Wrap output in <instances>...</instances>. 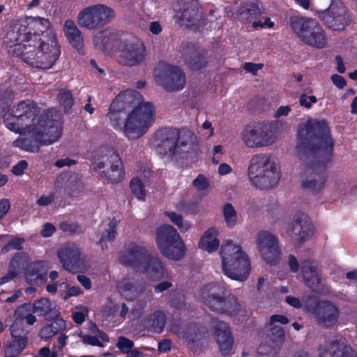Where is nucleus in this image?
Segmentation results:
<instances>
[{
  "instance_id": "1",
  "label": "nucleus",
  "mask_w": 357,
  "mask_h": 357,
  "mask_svg": "<svg viewBox=\"0 0 357 357\" xmlns=\"http://www.w3.org/2000/svg\"><path fill=\"white\" fill-rule=\"evenodd\" d=\"M297 150L306 162L301 186L311 194L320 192L327 181L326 169L332 160L334 142L326 121L308 119L298 130Z\"/></svg>"
},
{
  "instance_id": "2",
  "label": "nucleus",
  "mask_w": 357,
  "mask_h": 357,
  "mask_svg": "<svg viewBox=\"0 0 357 357\" xmlns=\"http://www.w3.org/2000/svg\"><path fill=\"white\" fill-rule=\"evenodd\" d=\"M36 103L30 100L19 102L5 115L8 129L20 134L31 132L34 139L42 145H50L61 135L60 114L53 109L39 115Z\"/></svg>"
},
{
  "instance_id": "3",
  "label": "nucleus",
  "mask_w": 357,
  "mask_h": 357,
  "mask_svg": "<svg viewBox=\"0 0 357 357\" xmlns=\"http://www.w3.org/2000/svg\"><path fill=\"white\" fill-rule=\"evenodd\" d=\"M60 46L54 31L41 36L33 35L24 45H17L13 55L33 68L50 69L58 60Z\"/></svg>"
},
{
  "instance_id": "4",
  "label": "nucleus",
  "mask_w": 357,
  "mask_h": 357,
  "mask_svg": "<svg viewBox=\"0 0 357 357\" xmlns=\"http://www.w3.org/2000/svg\"><path fill=\"white\" fill-rule=\"evenodd\" d=\"M202 303L211 311L229 317L237 315L241 310L238 298L225 287L211 283L201 289Z\"/></svg>"
},
{
  "instance_id": "5",
  "label": "nucleus",
  "mask_w": 357,
  "mask_h": 357,
  "mask_svg": "<svg viewBox=\"0 0 357 357\" xmlns=\"http://www.w3.org/2000/svg\"><path fill=\"white\" fill-rule=\"evenodd\" d=\"M248 172L251 183L260 189L273 187L280 178V166L271 154L254 155L250 160Z\"/></svg>"
},
{
  "instance_id": "6",
  "label": "nucleus",
  "mask_w": 357,
  "mask_h": 357,
  "mask_svg": "<svg viewBox=\"0 0 357 357\" xmlns=\"http://www.w3.org/2000/svg\"><path fill=\"white\" fill-rule=\"evenodd\" d=\"M93 168L100 176L112 183H119L124 178L123 165L120 155L109 146H102L95 151Z\"/></svg>"
},
{
  "instance_id": "7",
  "label": "nucleus",
  "mask_w": 357,
  "mask_h": 357,
  "mask_svg": "<svg viewBox=\"0 0 357 357\" xmlns=\"http://www.w3.org/2000/svg\"><path fill=\"white\" fill-rule=\"evenodd\" d=\"M243 144L248 148L261 149L275 144L278 139L276 123L260 121L248 125L241 134Z\"/></svg>"
},
{
  "instance_id": "8",
  "label": "nucleus",
  "mask_w": 357,
  "mask_h": 357,
  "mask_svg": "<svg viewBox=\"0 0 357 357\" xmlns=\"http://www.w3.org/2000/svg\"><path fill=\"white\" fill-rule=\"evenodd\" d=\"M289 24L293 32L306 45L319 49L326 46V36L317 20L294 15L289 18Z\"/></svg>"
},
{
  "instance_id": "9",
  "label": "nucleus",
  "mask_w": 357,
  "mask_h": 357,
  "mask_svg": "<svg viewBox=\"0 0 357 357\" xmlns=\"http://www.w3.org/2000/svg\"><path fill=\"white\" fill-rule=\"evenodd\" d=\"M155 114L153 105L146 102L139 105L129 113L121 127L129 139H138L146 132L151 126Z\"/></svg>"
},
{
  "instance_id": "10",
  "label": "nucleus",
  "mask_w": 357,
  "mask_h": 357,
  "mask_svg": "<svg viewBox=\"0 0 357 357\" xmlns=\"http://www.w3.org/2000/svg\"><path fill=\"white\" fill-rule=\"evenodd\" d=\"M114 11L103 4L88 6L81 10L77 15V23L83 28L89 30L98 29L114 17Z\"/></svg>"
},
{
  "instance_id": "11",
  "label": "nucleus",
  "mask_w": 357,
  "mask_h": 357,
  "mask_svg": "<svg viewBox=\"0 0 357 357\" xmlns=\"http://www.w3.org/2000/svg\"><path fill=\"white\" fill-rule=\"evenodd\" d=\"M317 15L325 26L334 31H343L351 21L346 7L340 2L333 3Z\"/></svg>"
},
{
  "instance_id": "12",
  "label": "nucleus",
  "mask_w": 357,
  "mask_h": 357,
  "mask_svg": "<svg viewBox=\"0 0 357 357\" xmlns=\"http://www.w3.org/2000/svg\"><path fill=\"white\" fill-rule=\"evenodd\" d=\"M119 53V63L123 66H135L144 61L146 50L142 42L132 38L121 42Z\"/></svg>"
},
{
  "instance_id": "13",
  "label": "nucleus",
  "mask_w": 357,
  "mask_h": 357,
  "mask_svg": "<svg viewBox=\"0 0 357 357\" xmlns=\"http://www.w3.org/2000/svg\"><path fill=\"white\" fill-rule=\"evenodd\" d=\"M256 243L258 251L267 264L275 265L281 258V250L278 238L267 231H260L257 235Z\"/></svg>"
},
{
  "instance_id": "14",
  "label": "nucleus",
  "mask_w": 357,
  "mask_h": 357,
  "mask_svg": "<svg viewBox=\"0 0 357 357\" xmlns=\"http://www.w3.org/2000/svg\"><path fill=\"white\" fill-rule=\"evenodd\" d=\"M155 82L169 92L181 90L185 84V76L178 67L165 65L155 74Z\"/></svg>"
},
{
  "instance_id": "15",
  "label": "nucleus",
  "mask_w": 357,
  "mask_h": 357,
  "mask_svg": "<svg viewBox=\"0 0 357 357\" xmlns=\"http://www.w3.org/2000/svg\"><path fill=\"white\" fill-rule=\"evenodd\" d=\"M203 11L197 0H188L176 12V18L181 26L197 29L204 24Z\"/></svg>"
},
{
  "instance_id": "16",
  "label": "nucleus",
  "mask_w": 357,
  "mask_h": 357,
  "mask_svg": "<svg viewBox=\"0 0 357 357\" xmlns=\"http://www.w3.org/2000/svg\"><path fill=\"white\" fill-rule=\"evenodd\" d=\"M316 322L323 328H329L335 326L340 317L338 307L330 301H319L312 310Z\"/></svg>"
},
{
  "instance_id": "17",
  "label": "nucleus",
  "mask_w": 357,
  "mask_h": 357,
  "mask_svg": "<svg viewBox=\"0 0 357 357\" xmlns=\"http://www.w3.org/2000/svg\"><path fill=\"white\" fill-rule=\"evenodd\" d=\"M57 256L65 270L71 273L86 269L85 261L80 257V250L75 244H67L57 251Z\"/></svg>"
},
{
  "instance_id": "18",
  "label": "nucleus",
  "mask_w": 357,
  "mask_h": 357,
  "mask_svg": "<svg viewBox=\"0 0 357 357\" xmlns=\"http://www.w3.org/2000/svg\"><path fill=\"white\" fill-rule=\"evenodd\" d=\"M301 271L304 282L308 287L317 292L324 291V280L317 261L311 259L303 260L301 263Z\"/></svg>"
},
{
  "instance_id": "19",
  "label": "nucleus",
  "mask_w": 357,
  "mask_h": 357,
  "mask_svg": "<svg viewBox=\"0 0 357 357\" xmlns=\"http://www.w3.org/2000/svg\"><path fill=\"white\" fill-rule=\"evenodd\" d=\"M176 132L178 158H187L188 156L196 155L199 146L195 135L186 128L176 129Z\"/></svg>"
},
{
  "instance_id": "20",
  "label": "nucleus",
  "mask_w": 357,
  "mask_h": 357,
  "mask_svg": "<svg viewBox=\"0 0 357 357\" xmlns=\"http://www.w3.org/2000/svg\"><path fill=\"white\" fill-rule=\"evenodd\" d=\"M176 132L175 128L158 130L154 135L155 149L161 155L178 158L176 152Z\"/></svg>"
},
{
  "instance_id": "21",
  "label": "nucleus",
  "mask_w": 357,
  "mask_h": 357,
  "mask_svg": "<svg viewBox=\"0 0 357 357\" xmlns=\"http://www.w3.org/2000/svg\"><path fill=\"white\" fill-rule=\"evenodd\" d=\"M312 229V222L307 214L296 213L289 235L297 244L301 245L311 238Z\"/></svg>"
},
{
  "instance_id": "22",
  "label": "nucleus",
  "mask_w": 357,
  "mask_h": 357,
  "mask_svg": "<svg viewBox=\"0 0 357 357\" xmlns=\"http://www.w3.org/2000/svg\"><path fill=\"white\" fill-rule=\"evenodd\" d=\"M230 254L225 257V264H222L224 273L229 278L244 281L249 275L250 270V261L248 257L231 261Z\"/></svg>"
},
{
  "instance_id": "23",
  "label": "nucleus",
  "mask_w": 357,
  "mask_h": 357,
  "mask_svg": "<svg viewBox=\"0 0 357 357\" xmlns=\"http://www.w3.org/2000/svg\"><path fill=\"white\" fill-rule=\"evenodd\" d=\"M211 327L214 331L216 342L221 354L224 356L229 354L233 348L234 338L228 324L215 318L211 321Z\"/></svg>"
},
{
  "instance_id": "24",
  "label": "nucleus",
  "mask_w": 357,
  "mask_h": 357,
  "mask_svg": "<svg viewBox=\"0 0 357 357\" xmlns=\"http://www.w3.org/2000/svg\"><path fill=\"white\" fill-rule=\"evenodd\" d=\"M150 255L145 247L132 243L128 245L127 252L121 255L120 261L137 271Z\"/></svg>"
},
{
  "instance_id": "25",
  "label": "nucleus",
  "mask_w": 357,
  "mask_h": 357,
  "mask_svg": "<svg viewBox=\"0 0 357 357\" xmlns=\"http://www.w3.org/2000/svg\"><path fill=\"white\" fill-rule=\"evenodd\" d=\"M183 56L185 63L192 70H200L206 66V52L195 44L185 43L183 45Z\"/></svg>"
},
{
  "instance_id": "26",
  "label": "nucleus",
  "mask_w": 357,
  "mask_h": 357,
  "mask_svg": "<svg viewBox=\"0 0 357 357\" xmlns=\"http://www.w3.org/2000/svg\"><path fill=\"white\" fill-rule=\"evenodd\" d=\"M167 323V316L164 311L156 310L141 321V326L149 333H160Z\"/></svg>"
},
{
  "instance_id": "27",
  "label": "nucleus",
  "mask_w": 357,
  "mask_h": 357,
  "mask_svg": "<svg viewBox=\"0 0 357 357\" xmlns=\"http://www.w3.org/2000/svg\"><path fill=\"white\" fill-rule=\"evenodd\" d=\"M146 274L151 280H159L165 273V267L159 257L150 255L137 271Z\"/></svg>"
},
{
  "instance_id": "28",
  "label": "nucleus",
  "mask_w": 357,
  "mask_h": 357,
  "mask_svg": "<svg viewBox=\"0 0 357 357\" xmlns=\"http://www.w3.org/2000/svg\"><path fill=\"white\" fill-rule=\"evenodd\" d=\"M32 311L39 317H43L45 320H53L59 317L56 305L47 298H41L34 301Z\"/></svg>"
},
{
  "instance_id": "29",
  "label": "nucleus",
  "mask_w": 357,
  "mask_h": 357,
  "mask_svg": "<svg viewBox=\"0 0 357 357\" xmlns=\"http://www.w3.org/2000/svg\"><path fill=\"white\" fill-rule=\"evenodd\" d=\"M113 101L117 102V104L127 112L145 102H143L142 94L135 90H126L120 93Z\"/></svg>"
},
{
  "instance_id": "30",
  "label": "nucleus",
  "mask_w": 357,
  "mask_h": 357,
  "mask_svg": "<svg viewBox=\"0 0 357 357\" xmlns=\"http://www.w3.org/2000/svg\"><path fill=\"white\" fill-rule=\"evenodd\" d=\"M181 236L176 229L171 225H163L156 229V243L160 251L167 246V244L180 240Z\"/></svg>"
},
{
  "instance_id": "31",
  "label": "nucleus",
  "mask_w": 357,
  "mask_h": 357,
  "mask_svg": "<svg viewBox=\"0 0 357 357\" xmlns=\"http://www.w3.org/2000/svg\"><path fill=\"white\" fill-rule=\"evenodd\" d=\"M26 25L21 24L17 31L14 29L7 32L3 38V43L7 47L15 49L17 45H24L29 38L33 36L30 31H26Z\"/></svg>"
},
{
  "instance_id": "32",
  "label": "nucleus",
  "mask_w": 357,
  "mask_h": 357,
  "mask_svg": "<svg viewBox=\"0 0 357 357\" xmlns=\"http://www.w3.org/2000/svg\"><path fill=\"white\" fill-rule=\"evenodd\" d=\"M144 290V282H134L124 280L119 284V291L127 300H132Z\"/></svg>"
},
{
  "instance_id": "33",
  "label": "nucleus",
  "mask_w": 357,
  "mask_h": 357,
  "mask_svg": "<svg viewBox=\"0 0 357 357\" xmlns=\"http://www.w3.org/2000/svg\"><path fill=\"white\" fill-rule=\"evenodd\" d=\"M160 252L169 259L179 261L185 256L186 248L184 241L181 238L180 240L174 242L172 241V243L167 244V246Z\"/></svg>"
},
{
  "instance_id": "34",
  "label": "nucleus",
  "mask_w": 357,
  "mask_h": 357,
  "mask_svg": "<svg viewBox=\"0 0 357 357\" xmlns=\"http://www.w3.org/2000/svg\"><path fill=\"white\" fill-rule=\"evenodd\" d=\"M63 31L69 43L73 47L79 50L83 46V38L75 22L71 20L65 22Z\"/></svg>"
},
{
  "instance_id": "35",
  "label": "nucleus",
  "mask_w": 357,
  "mask_h": 357,
  "mask_svg": "<svg viewBox=\"0 0 357 357\" xmlns=\"http://www.w3.org/2000/svg\"><path fill=\"white\" fill-rule=\"evenodd\" d=\"M217 235L218 231L215 228L211 227L208 229L199 241V248L209 253L215 251L220 244Z\"/></svg>"
},
{
  "instance_id": "36",
  "label": "nucleus",
  "mask_w": 357,
  "mask_h": 357,
  "mask_svg": "<svg viewBox=\"0 0 357 357\" xmlns=\"http://www.w3.org/2000/svg\"><path fill=\"white\" fill-rule=\"evenodd\" d=\"M50 25L51 23L47 19L40 17H33L26 25L27 28L26 31H30L31 35H36L40 37L43 34H47L50 31H53L52 30L48 31Z\"/></svg>"
},
{
  "instance_id": "37",
  "label": "nucleus",
  "mask_w": 357,
  "mask_h": 357,
  "mask_svg": "<svg viewBox=\"0 0 357 357\" xmlns=\"http://www.w3.org/2000/svg\"><path fill=\"white\" fill-rule=\"evenodd\" d=\"M183 338L187 344L192 347L193 344L199 343L206 335L204 328H201L197 324H190L182 332Z\"/></svg>"
},
{
  "instance_id": "38",
  "label": "nucleus",
  "mask_w": 357,
  "mask_h": 357,
  "mask_svg": "<svg viewBox=\"0 0 357 357\" xmlns=\"http://www.w3.org/2000/svg\"><path fill=\"white\" fill-rule=\"evenodd\" d=\"M230 254L231 261H237V259L247 257V255L242 250L240 245H234L231 241H227L222 244L220 248V256L222 264H225V257Z\"/></svg>"
},
{
  "instance_id": "39",
  "label": "nucleus",
  "mask_w": 357,
  "mask_h": 357,
  "mask_svg": "<svg viewBox=\"0 0 357 357\" xmlns=\"http://www.w3.org/2000/svg\"><path fill=\"white\" fill-rule=\"evenodd\" d=\"M261 15V10L257 4L246 3L241 6L238 10V17L241 21L251 23L252 20Z\"/></svg>"
},
{
  "instance_id": "40",
  "label": "nucleus",
  "mask_w": 357,
  "mask_h": 357,
  "mask_svg": "<svg viewBox=\"0 0 357 357\" xmlns=\"http://www.w3.org/2000/svg\"><path fill=\"white\" fill-rule=\"evenodd\" d=\"M52 322L44 326L39 331V336L44 340H48L54 336L57 332L66 326L63 319L59 317L51 320Z\"/></svg>"
},
{
  "instance_id": "41",
  "label": "nucleus",
  "mask_w": 357,
  "mask_h": 357,
  "mask_svg": "<svg viewBox=\"0 0 357 357\" xmlns=\"http://www.w3.org/2000/svg\"><path fill=\"white\" fill-rule=\"evenodd\" d=\"M330 347L333 349L331 352L332 357H357V353L351 346L337 340H331Z\"/></svg>"
},
{
  "instance_id": "42",
  "label": "nucleus",
  "mask_w": 357,
  "mask_h": 357,
  "mask_svg": "<svg viewBox=\"0 0 357 357\" xmlns=\"http://www.w3.org/2000/svg\"><path fill=\"white\" fill-rule=\"evenodd\" d=\"M32 305L28 303H24L19 306L14 312L15 321L22 323L25 320L29 325H33L36 321V318L33 315Z\"/></svg>"
},
{
  "instance_id": "43",
  "label": "nucleus",
  "mask_w": 357,
  "mask_h": 357,
  "mask_svg": "<svg viewBox=\"0 0 357 357\" xmlns=\"http://www.w3.org/2000/svg\"><path fill=\"white\" fill-rule=\"evenodd\" d=\"M127 111L121 107L117 102L112 101L110 107L109 112L107 114L112 125L114 127H121V123L123 120L126 121L125 116L127 114Z\"/></svg>"
},
{
  "instance_id": "44",
  "label": "nucleus",
  "mask_w": 357,
  "mask_h": 357,
  "mask_svg": "<svg viewBox=\"0 0 357 357\" xmlns=\"http://www.w3.org/2000/svg\"><path fill=\"white\" fill-rule=\"evenodd\" d=\"M26 346V341L12 340L4 346L5 357H17L24 349Z\"/></svg>"
},
{
  "instance_id": "45",
  "label": "nucleus",
  "mask_w": 357,
  "mask_h": 357,
  "mask_svg": "<svg viewBox=\"0 0 357 357\" xmlns=\"http://www.w3.org/2000/svg\"><path fill=\"white\" fill-rule=\"evenodd\" d=\"M222 215L227 227L232 228L237 224V212L231 204L227 203L224 205Z\"/></svg>"
},
{
  "instance_id": "46",
  "label": "nucleus",
  "mask_w": 357,
  "mask_h": 357,
  "mask_svg": "<svg viewBox=\"0 0 357 357\" xmlns=\"http://www.w3.org/2000/svg\"><path fill=\"white\" fill-rule=\"evenodd\" d=\"M268 337L273 342L275 347H279L282 344L285 340V333L282 327L278 325L271 326Z\"/></svg>"
},
{
  "instance_id": "47",
  "label": "nucleus",
  "mask_w": 357,
  "mask_h": 357,
  "mask_svg": "<svg viewBox=\"0 0 357 357\" xmlns=\"http://www.w3.org/2000/svg\"><path fill=\"white\" fill-rule=\"evenodd\" d=\"M119 224V220L116 218H113L108 224L107 228L102 233L101 238L98 242L99 244L102 245V242L114 241L116 235V227Z\"/></svg>"
},
{
  "instance_id": "48",
  "label": "nucleus",
  "mask_w": 357,
  "mask_h": 357,
  "mask_svg": "<svg viewBox=\"0 0 357 357\" xmlns=\"http://www.w3.org/2000/svg\"><path fill=\"white\" fill-rule=\"evenodd\" d=\"M59 101L61 107H63L65 112H68L74 104L73 94L70 91L61 89L58 95Z\"/></svg>"
},
{
  "instance_id": "49",
  "label": "nucleus",
  "mask_w": 357,
  "mask_h": 357,
  "mask_svg": "<svg viewBox=\"0 0 357 357\" xmlns=\"http://www.w3.org/2000/svg\"><path fill=\"white\" fill-rule=\"evenodd\" d=\"M165 215L178 227L181 232H185L191 227V223L188 221H183V217L180 214L166 211Z\"/></svg>"
},
{
  "instance_id": "50",
  "label": "nucleus",
  "mask_w": 357,
  "mask_h": 357,
  "mask_svg": "<svg viewBox=\"0 0 357 357\" xmlns=\"http://www.w3.org/2000/svg\"><path fill=\"white\" fill-rule=\"evenodd\" d=\"M130 188L132 195L138 199L144 200L145 190L144 185L139 178H133L130 182Z\"/></svg>"
},
{
  "instance_id": "51",
  "label": "nucleus",
  "mask_w": 357,
  "mask_h": 357,
  "mask_svg": "<svg viewBox=\"0 0 357 357\" xmlns=\"http://www.w3.org/2000/svg\"><path fill=\"white\" fill-rule=\"evenodd\" d=\"M22 323L14 321L10 326V335L13 340L21 341L24 340L27 342L26 337V332L22 327Z\"/></svg>"
},
{
  "instance_id": "52",
  "label": "nucleus",
  "mask_w": 357,
  "mask_h": 357,
  "mask_svg": "<svg viewBox=\"0 0 357 357\" xmlns=\"http://www.w3.org/2000/svg\"><path fill=\"white\" fill-rule=\"evenodd\" d=\"M83 189V184L77 176L71 177L66 187V190L70 196H75Z\"/></svg>"
},
{
  "instance_id": "53",
  "label": "nucleus",
  "mask_w": 357,
  "mask_h": 357,
  "mask_svg": "<svg viewBox=\"0 0 357 357\" xmlns=\"http://www.w3.org/2000/svg\"><path fill=\"white\" fill-rule=\"evenodd\" d=\"M13 94L10 90L0 91V112H4L11 104Z\"/></svg>"
},
{
  "instance_id": "54",
  "label": "nucleus",
  "mask_w": 357,
  "mask_h": 357,
  "mask_svg": "<svg viewBox=\"0 0 357 357\" xmlns=\"http://www.w3.org/2000/svg\"><path fill=\"white\" fill-rule=\"evenodd\" d=\"M24 239L18 237H13L8 243L3 247L1 252L6 253L10 250H20L22 249V244L24 243Z\"/></svg>"
},
{
  "instance_id": "55",
  "label": "nucleus",
  "mask_w": 357,
  "mask_h": 357,
  "mask_svg": "<svg viewBox=\"0 0 357 357\" xmlns=\"http://www.w3.org/2000/svg\"><path fill=\"white\" fill-rule=\"evenodd\" d=\"M116 346L122 353L126 354L132 349L134 342L126 337L120 336L117 340Z\"/></svg>"
},
{
  "instance_id": "56",
  "label": "nucleus",
  "mask_w": 357,
  "mask_h": 357,
  "mask_svg": "<svg viewBox=\"0 0 357 357\" xmlns=\"http://www.w3.org/2000/svg\"><path fill=\"white\" fill-rule=\"evenodd\" d=\"M193 186L199 191L206 190L209 186L206 177L203 174H199L192 182Z\"/></svg>"
},
{
  "instance_id": "57",
  "label": "nucleus",
  "mask_w": 357,
  "mask_h": 357,
  "mask_svg": "<svg viewBox=\"0 0 357 357\" xmlns=\"http://www.w3.org/2000/svg\"><path fill=\"white\" fill-rule=\"evenodd\" d=\"M317 102V98L314 96H307L306 94H301L299 97V105L306 109L311 108L312 104Z\"/></svg>"
},
{
  "instance_id": "58",
  "label": "nucleus",
  "mask_w": 357,
  "mask_h": 357,
  "mask_svg": "<svg viewBox=\"0 0 357 357\" xmlns=\"http://www.w3.org/2000/svg\"><path fill=\"white\" fill-rule=\"evenodd\" d=\"M263 66L264 65L262 63L247 62L244 63L243 68L246 72L250 73L252 75H257V71L261 70Z\"/></svg>"
},
{
  "instance_id": "59",
  "label": "nucleus",
  "mask_w": 357,
  "mask_h": 357,
  "mask_svg": "<svg viewBox=\"0 0 357 357\" xmlns=\"http://www.w3.org/2000/svg\"><path fill=\"white\" fill-rule=\"evenodd\" d=\"M82 342L84 344L92 345V346H98L100 347H103V344L95 335H84L82 337Z\"/></svg>"
},
{
  "instance_id": "60",
  "label": "nucleus",
  "mask_w": 357,
  "mask_h": 357,
  "mask_svg": "<svg viewBox=\"0 0 357 357\" xmlns=\"http://www.w3.org/2000/svg\"><path fill=\"white\" fill-rule=\"evenodd\" d=\"M28 164L26 160H20L13 167L12 172L16 176H21L24 174V169L27 168Z\"/></svg>"
},
{
  "instance_id": "61",
  "label": "nucleus",
  "mask_w": 357,
  "mask_h": 357,
  "mask_svg": "<svg viewBox=\"0 0 357 357\" xmlns=\"http://www.w3.org/2000/svg\"><path fill=\"white\" fill-rule=\"evenodd\" d=\"M60 228L63 231L68 232L70 234H74L79 231L80 227L76 223L61 222L60 224Z\"/></svg>"
},
{
  "instance_id": "62",
  "label": "nucleus",
  "mask_w": 357,
  "mask_h": 357,
  "mask_svg": "<svg viewBox=\"0 0 357 357\" xmlns=\"http://www.w3.org/2000/svg\"><path fill=\"white\" fill-rule=\"evenodd\" d=\"M91 331L92 333L94 334L96 337H98V339L100 341L103 342H108L109 341V337L107 335L104 333L103 331L99 330L96 324H92L91 327Z\"/></svg>"
},
{
  "instance_id": "63",
  "label": "nucleus",
  "mask_w": 357,
  "mask_h": 357,
  "mask_svg": "<svg viewBox=\"0 0 357 357\" xmlns=\"http://www.w3.org/2000/svg\"><path fill=\"white\" fill-rule=\"evenodd\" d=\"M288 265L292 273H296L299 270V263L296 259V257L290 255L288 257Z\"/></svg>"
},
{
  "instance_id": "64",
  "label": "nucleus",
  "mask_w": 357,
  "mask_h": 357,
  "mask_svg": "<svg viewBox=\"0 0 357 357\" xmlns=\"http://www.w3.org/2000/svg\"><path fill=\"white\" fill-rule=\"evenodd\" d=\"M331 81L338 89L344 88L347 84L346 79L343 77L336 74L331 76Z\"/></svg>"
}]
</instances>
